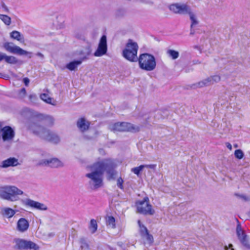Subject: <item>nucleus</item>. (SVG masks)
Wrapping results in <instances>:
<instances>
[{"label": "nucleus", "mask_w": 250, "mask_h": 250, "mask_svg": "<svg viewBox=\"0 0 250 250\" xmlns=\"http://www.w3.org/2000/svg\"><path fill=\"white\" fill-rule=\"evenodd\" d=\"M42 125V121L34 117L30 118L26 124L27 128L40 138L54 144L60 142L59 136L45 128Z\"/></svg>", "instance_id": "obj_1"}, {"label": "nucleus", "mask_w": 250, "mask_h": 250, "mask_svg": "<svg viewBox=\"0 0 250 250\" xmlns=\"http://www.w3.org/2000/svg\"><path fill=\"white\" fill-rule=\"evenodd\" d=\"M249 217H250V212H249Z\"/></svg>", "instance_id": "obj_51"}, {"label": "nucleus", "mask_w": 250, "mask_h": 250, "mask_svg": "<svg viewBox=\"0 0 250 250\" xmlns=\"http://www.w3.org/2000/svg\"><path fill=\"white\" fill-rule=\"evenodd\" d=\"M169 9L173 13L180 15H188L191 11L190 7L184 3H175L169 5Z\"/></svg>", "instance_id": "obj_9"}, {"label": "nucleus", "mask_w": 250, "mask_h": 250, "mask_svg": "<svg viewBox=\"0 0 250 250\" xmlns=\"http://www.w3.org/2000/svg\"><path fill=\"white\" fill-rule=\"evenodd\" d=\"M107 50L106 36L103 35L100 39L98 47L94 55L96 57H101L105 54Z\"/></svg>", "instance_id": "obj_12"}, {"label": "nucleus", "mask_w": 250, "mask_h": 250, "mask_svg": "<svg viewBox=\"0 0 250 250\" xmlns=\"http://www.w3.org/2000/svg\"><path fill=\"white\" fill-rule=\"evenodd\" d=\"M86 56L81 58L79 60L70 62L66 65V68L70 71L75 70L77 67L81 64L84 60L86 59Z\"/></svg>", "instance_id": "obj_17"}, {"label": "nucleus", "mask_w": 250, "mask_h": 250, "mask_svg": "<svg viewBox=\"0 0 250 250\" xmlns=\"http://www.w3.org/2000/svg\"><path fill=\"white\" fill-rule=\"evenodd\" d=\"M40 98L43 101L48 104H51L52 99L48 96V95L45 93L42 94L40 95Z\"/></svg>", "instance_id": "obj_33"}, {"label": "nucleus", "mask_w": 250, "mask_h": 250, "mask_svg": "<svg viewBox=\"0 0 250 250\" xmlns=\"http://www.w3.org/2000/svg\"><path fill=\"white\" fill-rule=\"evenodd\" d=\"M23 82L24 83V84L27 86H28L29 85V83L30 82V80L29 79L27 78V77H25V78H24L23 79Z\"/></svg>", "instance_id": "obj_43"}, {"label": "nucleus", "mask_w": 250, "mask_h": 250, "mask_svg": "<svg viewBox=\"0 0 250 250\" xmlns=\"http://www.w3.org/2000/svg\"><path fill=\"white\" fill-rule=\"evenodd\" d=\"M139 67L146 71L154 70L156 67V62L154 56L148 53L141 54L138 60Z\"/></svg>", "instance_id": "obj_4"}, {"label": "nucleus", "mask_w": 250, "mask_h": 250, "mask_svg": "<svg viewBox=\"0 0 250 250\" xmlns=\"http://www.w3.org/2000/svg\"><path fill=\"white\" fill-rule=\"evenodd\" d=\"M0 8L2 9V11L4 12H9V9L6 4L3 1H0Z\"/></svg>", "instance_id": "obj_37"}, {"label": "nucleus", "mask_w": 250, "mask_h": 250, "mask_svg": "<svg viewBox=\"0 0 250 250\" xmlns=\"http://www.w3.org/2000/svg\"><path fill=\"white\" fill-rule=\"evenodd\" d=\"M167 54L173 60L178 58L179 55L178 51L171 49L168 50L167 51Z\"/></svg>", "instance_id": "obj_27"}, {"label": "nucleus", "mask_w": 250, "mask_h": 250, "mask_svg": "<svg viewBox=\"0 0 250 250\" xmlns=\"http://www.w3.org/2000/svg\"><path fill=\"white\" fill-rule=\"evenodd\" d=\"M97 163L103 164L104 165L103 173L106 171L110 179L114 178L116 172L114 170V165L113 162L110 159H104L97 162Z\"/></svg>", "instance_id": "obj_10"}, {"label": "nucleus", "mask_w": 250, "mask_h": 250, "mask_svg": "<svg viewBox=\"0 0 250 250\" xmlns=\"http://www.w3.org/2000/svg\"><path fill=\"white\" fill-rule=\"evenodd\" d=\"M97 228L98 224L97 221L94 219H91L88 225V229L90 232L92 233H95L97 230Z\"/></svg>", "instance_id": "obj_23"}, {"label": "nucleus", "mask_w": 250, "mask_h": 250, "mask_svg": "<svg viewBox=\"0 0 250 250\" xmlns=\"http://www.w3.org/2000/svg\"><path fill=\"white\" fill-rule=\"evenodd\" d=\"M21 202L25 206L29 207L31 208L38 210H46L47 209V206L44 204L35 201L30 199L22 200Z\"/></svg>", "instance_id": "obj_11"}, {"label": "nucleus", "mask_w": 250, "mask_h": 250, "mask_svg": "<svg viewBox=\"0 0 250 250\" xmlns=\"http://www.w3.org/2000/svg\"><path fill=\"white\" fill-rule=\"evenodd\" d=\"M46 120L48 121L49 125H53V124H54V119L53 117H52L51 116H48L46 118Z\"/></svg>", "instance_id": "obj_41"}, {"label": "nucleus", "mask_w": 250, "mask_h": 250, "mask_svg": "<svg viewBox=\"0 0 250 250\" xmlns=\"http://www.w3.org/2000/svg\"><path fill=\"white\" fill-rule=\"evenodd\" d=\"M125 47L128 49L130 51H133L135 49V51L138 52V46L136 42H133L132 40L129 39L125 45Z\"/></svg>", "instance_id": "obj_22"}, {"label": "nucleus", "mask_w": 250, "mask_h": 250, "mask_svg": "<svg viewBox=\"0 0 250 250\" xmlns=\"http://www.w3.org/2000/svg\"><path fill=\"white\" fill-rule=\"evenodd\" d=\"M4 60L6 62L10 64H16L18 62L17 59L15 57L12 56H7L6 55Z\"/></svg>", "instance_id": "obj_25"}, {"label": "nucleus", "mask_w": 250, "mask_h": 250, "mask_svg": "<svg viewBox=\"0 0 250 250\" xmlns=\"http://www.w3.org/2000/svg\"><path fill=\"white\" fill-rule=\"evenodd\" d=\"M194 34V32L191 30V32H190V34Z\"/></svg>", "instance_id": "obj_49"}, {"label": "nucleus", "mask_w": 250, "mask_h": 250, "mask_svg": "<svg viewBox=\"0 0 250 250\" xmlns=\"http://www.w3.org/2000/svg\"><path fill=\"white\" fill-rule=\"evenodd\" d=\"M26 95V91L25 88H22L18 92V98L20 99H23Z\"/></svg>", "instance_id": "obj_31"}, {"label": "nucleus", "mask_w": 250, "mask_h": 250, "mask_svg": "<svg viewBox=\"0 0 250 250\" xmlns=\"http://www.w3.org/2000/svg\"><path fill=\"white\" fill-rule=\"evenodd\" d=\"M29 222L25 218H20L17 223V229L21 232L26 231L29 228Z\"/></svg>", "instance_id": "obj_18"}, {"label": "nucleus", "mask_w": 250, "mask_h": 250, "mask_svg": "<svg viewBox=\"0 0 250 250\" xmlns=\"http://www.w3.org/2000/svg\"><path fill=\"white\" fill-rule=\"evenodd\" d=\"M234 146L235 147H237V146H237V145H236H236H234Z\"/></svg>", "instance_id": "obj_50"}, {"label": "nucleus", "mask_w": 250, "mask_h": 250, "mask_svg": "<svg viewBox=\"0 0 250 250\" xmlns=\"http://www.w3.org/2000/svg\"><path fill=\"white\" fill-rule=\"evenodd\" d=\"M89 53H90V52H88L87 55H89Z\"/></svg>", "instance_id": "obj_52"}, {"label": "nucleus", "mask_w": 250, "mask_h": 250, "mask_svg": "<svg viewBox=\"0 0 250 250\" xmlns=\"http://www.w3.org/2000/svg\"><path fill=\"white\" fill-rule=\"evenodd\" d=\"M124 181L123 179L121 177L117 179V186L120 188V189H123V184Z\"/></svg>", "instance_id": "obj_38"}, {"label": "nucleus", "mask_w": 250, "mask_h": 250, "mask_svg": "<svg viewBox=\"0 0 250 250\" xmlns=\"http://www.w3.org/2000/svg\"><path fill=\"white\" fill-rule=\"evenodd\" d=\"M3 46L7 51L10 53L20 56L26 55L29 58L32 57L31 52L22 49L19 46L15 45L12 42H6L3 43Z\"/></svg>", "instance_id": "obj_8"}, {"label": "nucleus", "mask_w": 250, "mask_h": 250, "mask_svg": "<svg viewBox=\"0 0 250 250\" xmlns=\"http://www.w3.org/2000/svg\"><path fill=\"white\" fill-rule=\"evenodd\" d=\"M0 19L7 25H9L11 23V19L7 15L1 14Z\"/></svg>", "instance_id": "obj_26"}, {"label": "nucleus", "mask_w": 250, "mask_h": 250, "mask_svg": "<svg viewBox=\"0 0 250 250\" xmlns=\"http://www.w3.org/2000/svg\"><path fill=\"white\" fill-rule=\"evenodd\" d=\"M137 51H135V49L133 50V51H130L128 49L125 47L123 51V57L127 60L128 61L131 62H135L138 60V58L137 56Z\"/></svg>", "instance_id": "obj_15"}, {"label": "nucleus", "mask_w": 250, "mask_h": 250, "mask_svg": "<svg viewBox=\"0 0 250 250\" xmlns=\"http://www.w3.org/2000/svg\"><path fill=\"white\" fill-rule=\"evenodd\" d=\"M239 239L241 240L242 243L246 247L250 248V243L248 242L247 235H239Z\"/></svg>", "instance_id": "obj_29"}, {"label": "nucleus", "mask_w": 250, "mask_h": 250, "mask_svg": "<svg viewBox=\"0 0 250 250\" xmlns=\"http://www.w3.org/2000/svg\"><path fill=\"white\" fill-rule=\"evenodd\" d=\"M24 113H27L28 114L31 115L32 113V112L30 109L29 108H25L22 111V114L24 115Z\"/></svg>", "instance_id": "obj_44"}, {"label": "nucleus", "mask_w": 250, "mask_h": 250, "mask_svg": "<svg viewBox=\"0 0 250 250\" xmlns=\"http://www.w3.org/2000/svg\"><path fill=\"white\" fill-rule=\"evenodd\" d=\"M1 213L3 216L11 218L15 215L16 211L10 208H4L1 210Z\"/></svg>", "instance_id": "obj_21"}, {"label": "nucleus", "mask_w": 250, "mask_h": 250, "mask_svg": "<svg viewBox=\"0 0 250 250\" xmlns=\"http://www.w3.org/2000/svg\"><path fill=\"white\" fill-rule=\"evenodd\" d=\"M22 194L23 191L15 186H5L0 188V197L8 201H18V196Z\"/></svg>", "instance_id": "obj_3"}, {"label": "nucleus", "mask_w": 250, "mask_h": 250, "mask_svg": "<svg viewBox=\"0 0 250 250\" xmlns=\"http://www.w3.org/2000/svg\"><path fill=\"white\" fill-rule=\"evenodd\" d=\"M188 15H189L190 19L191 21V28L193 26L198 24V21L196 19L194 13L191 11Z\"/></svg>", "instance_id": "obj_28"}, {"label": "nucleus", "mask_w": 250, "mask_h": 250, "mask_svg": "<svg viewBox=\"0 0 250 250\" xmlns=\"http://www.w3.org/2000/svg\"><path fill=\"white\" fill-rule=\"evenodd\" d=\"M220 80V77L219 75H214L194 84L193 86L195 88L203 87L217 83Z\"/></svg>", "instance_id": "obj_13"}, {"label": "nucleus", "mask_w": 250, "mask_h": 250, "mask_svg": "<svg viewBox=\"0 0 250 250\" xmlns=\"http://www.w3.org/2000/svg\"><path fill=\"white\" fill-rule=\"evenodd\" d=\"M20 165L18 160L14 157H10L3 161L0 165L2 168H7L10 167H16Z\"/></svg>", "instance_id": "obj_16"}, {"label": "nucleus", "mask_w": 250, "mask_h": 250, "mask_svg": "<svg viewBox=\"0 0 250 250\" xmlns=\"http://www.w3.org/2000/svg\"><path fill=\"white\" fill-rule=\"evenodd\" d=\"M14 247L19 250H39L40 247L35 243L24 239H16L14 241Z\"/></svg>", "instance_id": "obj_7"}, {"label": "nucleus", "mask_w": 250, "mask_h": 250, "mask_svg": "<svg viewBox=\"0 0 250 250\" xmlns=\"http://www.w3.org/2000/svg\"><path fill=\"white\" fill-rule=\"evenodd\" d=\"M236 233L237 234H245L241 226L239 224H238L237 226Z\"/></svg>", "instance_id": "obj_39"}, {"label": "nucleus", "mask_w": 250, "mask_h": 250, "mask_svg": "<svg viewBox=\"0 0 250 250\" xmlns=\"http://www.w3.org/2000/svg\"><path fill=\"white\" fill-rule=\"evenodd\" d=\"M225 250H234V249L232 248V244H229V246H225Z\"/></svg>", "instance_id": "obj_45"}, {"label": "nucleus", "mask_w": 250, "mask_h": 250, "mask_svg": "<svg viewBox=\"0 0 250 250\" xmlns=\"http://www.w3.org/2000/svg\"><path fill=\"white\" fill-rule=\"evenodd\" d=\"M80 243L81 250H90L89 246L86 240L82 239Z\"/></svg>", "instance_id": "obj_30"}, {"label": "nucleus", "mask_w": 250, "mask_h": 250, "mask_svg": "<svg viewBox=\"0 0 250 250\" xmlns=\"http://www.w3.org/2000/svg\"><path fill=\"white\" fill-rule=\"evenodd\" d=\"M36 55L38 56V57H40L42 59H43V57H44L43 55L41 53H40V52L37 53L36 54Z\"/></svg>", "instance_id": "obj_48"}, {"label": "nucleus", "mask_w": 250, "mask_h": 250, "mask_svg": "<svg viewBox=\"0 0 250 250\" xmlns=\"http://www.w3.org/2000/svg\"><path fill=\"white\" fill-rule=\"evenodd\" d=\"M10 37L13 39L16 40L21 42H24L23 36L17 31H13L10 34Z\"/></svg>", "instance_id": "obj_20"}, {"label": "nucleus", "mask_w": 250, "mask_h": 250, "mask_svg": "<svg viewBox=\"0 0 250 250\" xmlns=\"http://www.w3.org/2000/svg\"><path fill=\"white\" fill-rule=\"evenodd\" d=\"M143 168H147L152 169H155L156 167V165L155 164H151V165H143Z\"/></svg>", "instance_id": "obj_40"}, {"label": "nucleus", "mask_w": 250, "mask_h": 250, "mask_svg": "<svg viewBox=\"0 0 250 250\" xmlns=\"http://www.w3.org/2000/svg\"><path fill=\"white\" fill-rule=\"evenodd\" d=\"M136 206L137 212L140 214L152 215L155 213V210L150 204L149 200L147 197H145L143 200L137 201Z\"/></svg>", "instance_id": "obj_5"}, {"label": "nucleus", "mask_w": 250, "mask_h": 250, "mask_svg": "<svg viewBox=\"0 0 250 250\" xmlns=\"http://www.w3.org/2000/svg\"><path fill=\"white\" fill-rule=\"evenodd\" d=\"M104 165L97 162L94 163L90 167L91 172L85 175L89 179V185L92 189H98L103 186Z\"/></svg>", "instance_id": "obj_2"}, {"label": "nucleus", "mask_w": 250, "mask_h": 250, "mask_svg": "<svg viewBox=\"0 0 250 250\" xmlns=\"http://www.w3.org/2000/svg\"><path fill=\"white\" fill-rule=\"evenodd\" d=\"M226 145L228 148H229V150L232 149V146L229 143H227Z\"/></svg>", "instance_id": "obj_47"}, {"label": "nucleus", "mask_w": 250, "mask_h": 250, "mask_svg": "<svg viewBox=\"0 0 250 250\" xmlns=\"http://www.w3.org/2000/svg\"><path fill=\"white\" fill-rule=\"evenodd\" d=\"M40 165L54 168L62 167L63 166V163L57 158L42 160L40 162Z\"/></svg>", "instance_id": "obj_14"}, {"label": "nucleus", "mask_w": 250, "mask_h": 250, "mask_svg": "<svg viewBox=\"0 0 250 250\" xmlns=\"http://www.w3.org/2000/svg\"><path fill=\"white\" fill-rule=\"evenodd\" d=\"M5 54L0 52V61L4 60Z\"/></svg>", "instance_id": "obj_46"}, {"label": "nucleus", "mask_w": 250, "mask_h": 250, "mask_svg": "<svg viewBox=\"0 0 250 250\" xmlns=\"http://www.w3.org/2000/svg\"><path fill=\"white\" fill-rule=\"evenodd\" d=\"M109 129L113 131H130L138 132L140 130L139 126L135 125L129 123H116L109 126Z\"/></svg>", "instance_id": "obj_6"}, {"label": "nucleus", "mask_w": 250, "mask_h": 250, "mask_svg": "<svg viewBox=\"0 0 250 250\" xmlns=\"http://www.w3.org/2000/svg\"><path fill=\"white\" fill-rule=\"evenodd\" d=\"M138 223L139 226L141 234H149L147 229L143 225L141 224V221L140 220H138Z\"/></svg>", "instance_id": "obj_32"}, {"label": "nucleus", "mask_w": 250, "mask_h": 250, "mask_svg": "<svg viewBox=\"0 0 250 250\" xmlns=\"http://www.w3.org/2000/svg\"><path fill=\"white\" fill-rule=\"evenodd\" d=\"M244 155V153L241 149H237L234 152L235 157L238 159H242Z\"/></svg>", "instance_id": "obj_35"}, {"label": "nucleus", "mask_w": 250, "mask_h": 250, "mask_svg": "<svg viewBox=\"0 0 250 250\" xmlns=\"http://www.w3.org/2000/svg\"><path fill=\"white\" fill-rule=\"evenodd\" d=\"M28 98L31 102L35 101L37 99V96L35 94H32L29 95Z\"/></svg>", "instance_id": "obj_42"}, {"label": "nucleus", "mask_w": 250, "mask_h": 250, "mask_svg": "<svg viewBox=\"0 0 250 250\" xmlns=\"http://www.w3.org/2000/svg\"><path fill=\"white\" fill-rule=\"evenodd\" d=\"M90 124L84 118H81L77 121V125L78 128L82 132L87 130Z\"/></svg>", "instance_id": "obj_19"}, {"label": "nucleus", "mask_w": 250, "mask_h": 250, "mask_svg": "<svg viewBox=\"0 0 250 250\" xmlns=\"http://www.w3.org/2000/svg\"><path fill=\"white\" fill-rule=\"evenodd\" d=\"M144 240L145 244H151L153 242L152 235H144Z\"/></svg>", "instance_id": "obj_34"}, {"label": "nucleus", "mask_w": 250, "mask_h": 250, "mask_svg": "<svg viewBox=\"0 0 250 250\" xmlns=\"http://www.w3.org/2000/svg\"><path fill=\"white\" fill-rule=\"evenodd\" d=\"M143 169V167L142 165L140 166L139 167H135L131 169V171L133 172L134 174L137 175H139L140 173V172Z\"/></svg>", "instance_id": "obj_36"}, {"label": "nucleus", "mask_w": 250, "mask_h": 250, "mask_svg": "<svg viewBox=\"0 0 250 250\" xmlns=\"http://www.w3.org/2000/svg\"><path fill=\"white\" fill-rule=\"evenodd\" d=\"M106 224L107 226L111 228H114L115 227V219L111 216H107L105 218Z\"/></svg>", "instance_id": "obj_24"}]
</instances>
